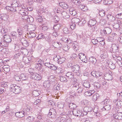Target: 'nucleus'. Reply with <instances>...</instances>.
<instances>
[{"label": "nucleus", "instance_id": "obj_1", "mask_svg": "<svg viewBox=\"0 0 122 122\" xmlns=\"http://www.w3.org/2000/svg\"><path fill=\"white\" fill-rule=\"evenodd\" d=\"M84 110H87V111L86 112H84L83 111H77L76 110H74L73 112V114L75 116H83L84 115H86L87 113V112H91L92 110V109L91 107H85L84 108Z\"/></svg>", "mask_w": 122, "mask_h": 122}, {"label": "nucleus", "instance_id": "obj_2", "mask_svg": "<svg viewBox=\"0 0 122 122\" xmlns=\"http://www.w3.org/2000/svg\"><path fill=\"white\" fill-rule=\"evenodd\" d=\"M10 90L15 94H18L21 91V88L15 84H12L10 87Z\"/></svg>", "mask_w": 122, "mask_h": 122}, {"label": "nucleus", "instance_id": "obj_3", "mask_svg": "<svg viewBox=\"0 0 122 122\" xmlns=\"http://www.w3.org/2000/svg\"><path fill=\"white\" fill-rule=\"evenodd\" d=\"M79 57L82 61L86 63L87 62V58L86 56L82 53H80L79 54Z\"/></svg>", "mask_w": 122, "mask_h": 122}, {"label": "nucleus", "instance_id": "obj_4", "mask_svg": "<svg viewBox=\"0 0 122 122\" xmlns=\"http://www.w3.org/2000/svg\"><path fill=\"white\" fill-rule=\"evenodd\" d=\"M71 69L75 73H77L78 72H79L78 71L80 70V68L79 65H76L72 66L71 67Z\"/></svg>", "mask_w": 122, "mask_h": 122}, {"label": "nucleus", "instance_id": "obj_5", "mask_svg": "<svg viewBox=\"0 0 122 122\" xmlns=\"http://www.w3.org/2000/svg\"><path fill=\"white\" fill-rule=\"evenodd\" d=\"M118 112L116 113V115H114L113 117L114 118L118 119H122V112H120L119 110H118Z\"/></svg>", "mask_w": 122, "mask_h": 122}, {"label": "nucleus", "instance_id": "obj_6", "mask_svg": "<svg viewBox=\"0 0 122 122\" xmlns=\"http://www.w3.org/2000/svg\"><path fill=\"white\" fill-rule=\"evenodd\" d=\"M112 74L109 73H107L104 75V78L105 79L107 80H111L113 78Z\"/></svg>", "mask_w": 122, "mask_h": 122}, {"label": "nucleus", "instance_id": "obj_7", "mask_svg": "<svg viewBox=\"0 0 122 122\" xmlns=\"http://www.w3.org/2000/svg\"><path fill=\"white\" fill-rule=\"evenodd\" d=\"M20 4L18 0H15L12 4V7L15 8H16L17 7H20Z\"/></svg>", "mask_w": 122, "mask_h": 122}, {"label": "nucleus", "instance_id": "obj_8", "mask_svg": "<svg viewBox=\"0 0 122 122\" xmlns=\"http://www.w3.org/2000/svg\"><path fill=\"white\" fill-rule=\"evenodd\" d=\"M25 112H16L15 114V116L18 117H21L24 116Z\"/></svg>", "mask_w": 122, "mask_h": 122}, {"label": "nucleus", "instance_id": "obj_9", "mask_svg": "<svg viewBox=\"0 0 122 122\" xmlns=\"http://www.w3.org/2000/svg\"><path fill=\"white\" fill-rule=\"evenodd\" d=\"M4 41H6V42H8V43L10 42L11 41V38L9 35H4Z\"/></svg>", "mask_w": 122, "mask_h": 122}, {"label": "nucleus", "instance_id": "obj_10", "mask_svg": "<svg viewBox=\"0 0 122 122\" xmlns=\"http://www.w3.org/2000/svg\"><path fill=\"white\" fill-rule=\"evenodd\" d=\"M46 65L50 68L51 70H55L57 68L56 66H55L53 64H50V63H47L46 64Z\"/></svg>", "mask_w": 122, "mask_h": 122}, {"label": "nucleus", "instance_id": "obj_11", "mask_svg": "<svg viewBox=\"0 0 122 122\" xmlns=\"http://www.w3.org/2000/svg\"><path fill=\"white\" fill-rule=\"evenodd\" d=\"M78 43L77 42L74 41L72 43V46L73 48L76 51L78 50L77 47Z\"/></svg>", "mask_w": 122, "mask_h": 122}, {"label": "nucleus", "instance_id": "obj_12", "mask_svg": "<svg viewBox=\"0 0 122 122\" xmlns=\"http://www.w3.org/2000/svg\"><path fill=\"white\" fill-rule=\"evenodd\" d=\"M96 21L95 19H91L88 22V25L90 26H93L96 23Z\"/></svg>", "mask_w": 122, "mask_h": 122}, {"label": "nucleus", "instance_id": "obj_13", "mask_svg": "<svg viewBox=\"0 0 122 122\" xmlns=\"http://www.w3.org/2000/svg\"><path fill=\"white\" fill-rule=\"evenodd\" d=\"M59 5L63 8L66 9L68 7L67 4L64 2H61L59 4Z\"/></svg>", "mask_w": 122, "mask_h": 122}, {"label": "nucleus", "instance_id": "obj_14", "mask_svg": "<svg viewBox=\"0 0 122 122\" xmlns=\"http://www.w3.org/2000/svg\"><path fill=\"white\" fill-rule=\"evenodd\" d=\"M112 32V30L110 29L109 28H105L103 30V33L104 34H109Z\"/></svg>", "mask_w": 122, "mask_h": 122}, {"label": "nucleus", "instance_id": "obj_15", "mask_svg": "<svg viewBox=\"0 0 122 122\" xmlns=\"http://www.w3.org/2000/svg\"><path fill=\"white\" fill-rule=\"evenodd\" d=\"M112 51L113 52H115L118 51L119 47L115 44H113L112 46Z\"/></svg>", "mask_w": 122, "mask_h": 122}, {"label": "nucleus", "instance_id": "obj_16", "mask_svg": "<svg viewBox=\"0 0 122 122\" xmlns=\"http://www.w3.org/2000/svg\"><path fill=\"white\" fill-rule=\"evenodd\" d=\"M113 57L114 59L116 60H118L120 61L122 60V58L119 55H118L117 53H116V54L113 55Z\"/></svg>", "mask_w": 122, "mask_h": 122}, {"label": "nucleus", "instance_id": "obj_17", "mask_svg": "<svg viewBox=\"0 0 122 122\" xmlns=\"http://www.w3.org/2000/svg\"><path fill=\"white\" fill-rule=\"evenodd\" d=\"M66 120V118L62 117L60 118L57 119L56 120L55 122H64Z\"/></svg>", "mask_w": 122, "mask_h": 122}, {"label": "nucleus", "instance_id": "obj_18", "mask_svg": "<svg viewBox=\"0 0 122 122\" xmlns=\"http://www.w3.org/2000/svg\"><path fill=\"white\" fill-rule=\"evenodd\" d=\"M26 120L29 122H32L34 121L35 118L32 116H30L28 117L26 119Z\"/></svg>", "mask_w": 122, "mask_h": 122}, {"label": "nucleus", "instance_id": "obj_19", "mask_svg": "<svg viewBox=\"0 0 122 122\" xmlns=\"http://www.w3.org/2000/svg\"><path fill=\"white\" fill-rule=\"evenodd\" d=\"M94 91L93 90L92 91H89L85 92L84 93V95L85 96H90L92 94L94 93Z\"/></svg>", "mask_w": 122, "mask_h": 122}, {"label": "nucleus", "instance_id": "obj_20", "mask_svg": "<svg viewBox=\"0 0 122 122\" xmlns=\"http://www.w3.org/2000/svg\"><path fill=\"white\" fill-rule=\"evenodd\" d=\"M116 106L118 107H120L122 106V101H118L117 100H114Z\"/></svg>", "mask_w": 122, "mask_h": 122}, {"label": "nucleus", "instance_id": "obj_21", "mask_svg": "<svg viewBox=\"0 0 122 122\" xmlns=\"http://www.w3.org/2000/svg\"><path fill=\"white\" fill-rule=\"evenodd\" d=\"M62 16L65 19L68 18L69 17V16L66 12L64 11L62 12L61 13Z\"/></svg>", "mask_w": 122, "mask_h": 122}, {"label": "nucleus", "instance_id": "obj_22", "mask_svg": "<svg viewBox=\"0 0 122 122\" xmlns=\"http://www.w3.org/2000/svg\"><path fill=\"white\" fill-rule=\"evenodd\" d=\"M28 34L29 37L30 38H32L36 36L35 33L31 31H30L29 33H28Z\"/></svg>", "mask_w": 122, "mask_h": 122}, {"label": "nucleus", "instance_id": "obj_23", "mask_svg": "<svg viewBox=\"0 0 122 122\" xmlns=\"http://www.w3.org/2000/svg\"><path fill=\"white\" fill-rule=\"evenodd\" d=\"M61 27V25L60 24H56L54 25V29L55 31H58L59 30Z\"/></svg>", "mask_w": 122, "mask_h": 122}, {"label": "nucleus", "instance_id": "obj_24", "mask_svg": "<svg viewBox=\"0 0 122 122\" xmlns=\"http://www.w3.org/2000/svg\"><path fill=\"white\" fill-rule=\"evenodd\" d=\"M69 13L71 15L73 16L75 15L76 14V12L74 9L72 8H71L69 10Z\"/></svg>", "mask_w": 122, "mask_h": 122}, {"label": "nucleus", "instance_id": "obj_25", "mask_svg": "<svg viewBox=\"0 0 122 122\" xmlns=\"http://www.w3.org/2000/svg\"><path fill=\"white\" fill-rule=\"evenodd\" d=\"M89 61L91 63L94 64H95L97 61L96 59L93 57H90L89 59Z\"/></svg>", "mask_w": 122, "mask_h": 122}, {"label": "nucleus", "instance_id": "obj_26", "mask_svg": "<svg viewBox=\"0 0 122 122\" xmlns=\"http://www.w3.org/2000/svg\"><path fill=\"white\" fill-rule=\"evenodd\" d=\"M80 8L83 11H86L88 10L87 7L84 5H81L80 6Z\"/></svg>", "mask_w": 122, "mask_h": 122}, {"label": "nucleus", "instance_id": "obj_27", "mask_svg": "<svg viewBox=\"0 0 122 122\" xmlns=\"http://www.w3.org/2000/svg\"><path fill=\"white\" fill-rule=\"evenodd\" d=\"M83 85L86 87L89 88L90 87V84L88 81H85L83 83Z\"/></svg>", "mask_w": 122, "mask_h": 122}, {"label": "nucleus", "instance_id": "obj_28", "mask_svg": "<svg viewBox=\"0 0 122 122\" xmlns=\"http://www.w3.org/2000/svg\"><path fill=\"white\" fill-rule=\"evenodd\" d=\"M99 97L98 94L95 93L93 96L92 98V99L93 101H95L97 100Z\"/></svg>", "mask_w": 122, "mask_h": 122}, {"label": "nucleus", "instance_id": "obj_29", "mask_svg": "<svg viewBox=\"0 0 122 122\" xmlns=\"http://www.w3.org/2000/svg\"><path fill=\"white\" fill-rule=\"evenodd\" d=\"M20 77L23 80H27L28 79V77L27 76H25L24 74H21L20 76Z\"/></svg>", "mask_w": 122, "mask_h": 122}, {"label": "nucleus", "instance_id": "obj_30", "mask_svg": "<svg viewBox=\"0 0 122 122\" xmlns=\"http://www.w3.org/2000/svg\"><path fill=\"white\" fill-rule=\"evenodd\" d=\"M103 2L105 5H107L112 4L113 1L112 0H104Z\"/></svg>", "mask_w": 122, "mask_h": 122}, {"label": "nucleus", "instance_id": "obj_31", "mask_svg": "<svg viewBox=\"0 0 122 122\" xmlns=\"http://www.w3.org/2000/svg\"><path fill=\"white\" fill-rule=\"evenodd\" d=\"M29 29L30 31H35L36 29V26L34 25H31L29 26Z\"/></svg>", "mask_w": 122, "mask_h": 122}, {"label": "nucleus", "instance_id": "obj_32", "mask_svg": "<svg viewBox=\"0 0 122 122\" xmlns=\"http://www.w3.org/2000/svg\"><path fill=\"white\" fill-rule=\"evenodd\" d=\"M0 17L2 20L5 21H9L8 17L7 15H5L3 16H1Z\"/></svg>", "mask_w": 122, "mask_h": 122}, {"label": "nucleus", "instance_id": "obj_33", "mask_svg": "<svg viewBox=\"0 0 122 122\" xmlns=\"http://www.w3.org/2000/svg\"><path fill=\"white\" fill-rule=\"evenodd\" d=\"M56 113V112L55 111V109L52 108L50 110L48 113V115H52L55 114Z\"/></svg>", "mask_w": 122, "mask_h": 122}, {"label": "nucleus", "instance_id": "obj_34", "mask_svg": "<svg viewBox=\"0 0 122 122\" xmlns=\"http://www.w3.org/2000/svg\"><path fill=\"white\" fill-rule=\"evenodd\" d=\"M36 75H37V73H32L30 75V77L31 78L35 79Z\"/></svg>", "mask_w": 122, "mask_h": 122}, {"label": "nucleus", "instance_id": "obj_35", "mask_svg": "<svg viewBox=\"0 0 122 122\" xmlns=\"http://www.w3.org/2000/svg\"><path fill=\"white\" fill-rule=\"evenodd\" d=\"M117 23L116 24H115L113 26V27L115 29H117L119 27V24L120 22V21L118 20L117 21Z\"/></svg>", "mask_w": 122, "mask_h": 122}, {"label": "nucleus", "instance_id": "obj_36", "mask_svg": "<svg viewBox=\"0 0 122 122\" xmlns=\"http://www.w3.org/2000/svg\"><path fill=\"white\" fill-rule=\"evenodd\" d=\"M66 59L62 57L59 59V61H58V63L59 64H61L64 62L65 61Z\"/></svg>", "mask_w": 122, "mask_h": 122}, {"label": "nucleus", "instance_id": "obj_37", "mask_svg": "<svg viewBox=\"0 0 122 122\" xmlns=\"http://www.w3.org/2000/svg\"><path fill=\"white\" fill-rule=\"evenodd\" d=\"M96 74V78H97L101 76L102 75V73L100 71H97Z\"/></svg>", "mask_w": 122, "mask_h": 122}, {"label": "nucleus", "instance_id": "obj_38", "mask_svg": "<svg viewBox=\"0 0 122 122\" xmlns=\"http://www.w3.org/2000/svg\"><path fill=\"white\" fill-rule=\"evenodd\" d=\"M14 78L16 81H20L21 80V78L20 76L17 75H15L14 76Z\"/></svg>", "mask_w": 122, "mask_h": 122}, {"label": "nucleus", "instance_id": "obj_39", "mask_svg": "<svg viewBox=\"0 0 122 122\" xmlns=\"http://www.w3.org/2000/svg\"><path fill=\"white\" fill-rule=\"evenodd\" d=\"M99 14L101 16H103L105 15V13L104 11L102 10H100Z\"/></svg>", "mask_w": 122, "mask_h": 122}, {"label": "nucleus", "instance_id": "obj_40", "mask_svg": "<svg viewBox=\"0 0 122 122\" xmlns=\"http://www.w3.org/2000/svg\"><path fill=\"white\" fill-rule=\"evenodd\" d=\"M72 22L74 23H77L80 21L79 19L77 18L73 19H72Z\"/></svg>", "mask_w": 122, "mask_h": 122}, {"label": "nucleus", "instance_id": "obj_41", "mask_svg": "<svg viewBox=\"0 0 122 122\" xmlns=\"http://www.w3.org/2000/svg\"><path fill=\"white\" fill-rule=\"evenodd\" d=\"M44 36L43 34H41L39 35L37 37V40L42 39H43Z\"/></svg>", "mask_w": 122, "mask_h": 122}, {"label": "nucleus", "instance_id": "obj_42", "mask_svg": "<svg viewBox=\"0 0 122 122\" xmlns=\"http://www.w3.org/2000/svg\"><path fill=\"white\" fill-rule=\"evenodd\" d=\"M66 75L67 77L71 78L73 77V74H72L71 72H69L66 73Z\"/></svg>", "mask_w": 122, "mask_h": 122}, {"label": "nucleus", "instance_id": "obj_43", "mask_svg": "<svg viewBox=\"0 0 122 122\" xmlns=\"http://www.w3.org/2000/svg\"><path fill=\"white\" fill-rule=\"evenodd\" d=\"M6 9H8L9 10H10V11H16V9L15 8L14 9L12 7H10L9 6H7L6 7Z\"/></svg>", "mask_w": 122, "mask_h": 122}, {"label": "nucleus", "instance_id": "obj_44", "mask_svg": "<svg viewBox=\"0 0 122 122\" xmlns=\"http://www.w3.org/2000/svg\"><path fill=\"white\" fill-rule=\"evenodd\" d=\"M107 51H105L104 54H103L101 56V57H102L104 58H106L107 57Z\"/></svg>", "mask_w": 122, "mask_h": 122}, {"label": "nucleus", "instance_id": "obj_45", "mask_svg": "<svg viewBox=\"0 0 122 122\" xmlns=\"http://www.w3.org/2000/svg\"><path fill=\"white\" fill-rule=\"evenodd\" d=\"M11 35L13 37V39H15L16 38L17 35V33L15 32H11Z\"/></svg>", "mask_w": 122, "mask_h": 122}, {"label": "nucleus", "instance_id": "obj_46", "mask_svg": "<svg viewBox=\"0 0 122 122\" xmlns=\"http://www.w3.org/2000/svg\"><path fill=\"white\" fill-rule=\"evenodd\" d=\"M2 43H3L2 44V46L3 47H7L8 46V42H6L5 41H4L2 42Z\"/></svg>", "mask_w": 122, "mask_h": 122}, {"label": "nucleus", "instance_id": "obj_47", "mask_svg": "<svg viewBox=\"0 0 122 122\" xmlns=\"http://www.w3.org/2000/svg\"><path fill=\"white\" fill-rule=\"evenodd\" d=\"M86 22V21L84 18H82L81 19L80 23L82 25H83Z\"/></svg>", "mask_w": 122, "mask_h": 122}, {"label": "nucleus", "instance_id": "obj_48", "mask_svg": "<svg viewBox=\"0 0 122 122\" xmlns=\"http://www.w3.org/2000/svg\"><path fill=\"white\" fill-rule=\"evenodd\" d=\"M36 19L37 21L39 22H41L42 20L41 17L40 16H38L37 17H36Z\"/></svg>", "mask_w": 122, "mask_h": 122}, {"label": "nucleus", "instance_id": "obj_49", "mask_svg": "<svg viewBox=\"0 0 122 122\" xmlns=\"http://www.w3.org/2000/svg\"><path fill=\"white\" fill-rule=\"evenodd\" d=\"M7 67H6V66H4V70L5 72H8L10 71V69L8 66H7Z\"/></svg>", "mask_w": 122, "mask_h": 122}, {"label": "nucleus", "instance_id": "obj_50", "mask_svg": "<svg viewBox=\"0 0 122 122\" xmlns=\"http://www.w3.org/2000/svg\"><path fill=\"white\" fill-rule=\"evenodd\" d=\"M34 21L33 18L31 17H28V18L27 22H28L32 23Z\"/></svg>", "mask_w": 122, "mask_h": 122}, {"label": "nucleus", "instance_id": "obj_51", "mask_svg": "<svg viewBox=\"0 0 122 122\" xmlns=\"http://www.w3.org/2000/svg\"><path fill=\"white\" fill-rule=\"evenodd\" d=\"M94 112H95V115L97 116H100V112L98 111L96 112V109L95 108L94 109Z\"/></svg>", "mask_w": 122, "mask_h": 122}, {"label": "nucleus", "instance_id": "obj_52", "mask_svg": "<svg viewBox=\"0 0 122 122\" xmlns=\"http://www.w3.org/2000/svg\"><path fill=\"white\" fill-rule=\"evenodd\" d=\"M28 16L26 14L25 15H23L22 17V18L24 20H26L27 21L28 18Z\"/></svg>", "mask_w": 122, "mask_h": 122}, {"label": "nucleus", "instance_id": "obj_53", "mask_svg": "<svg viewBox=\"0 0 122 122\" xmlns=\"http://www.w3.org/2000/svg\"><path fill=\"white\" fill-rule=\"evenodd\" d=\"M76 25L75 23L72 22L70 25V27L72 29H74Z\"/></svg>", "mask_w": 122, "mask_h": 122}, {"label": "nucleus", "instance_id": "obj_54", "mask_svg": "<svg viewBox=\"0 0 122 122\" xmlns=\"http://www.w3.org/2000/svg\"><path fill=\"white\" fill-rule=\"evenodd\" d=\"M70 108L71 109L75 108L76 107V105L73 103L70 104L69 106Z\"/></svg>", "mask_w": 122, "mask_h": 122}, {"label": "nucleus", "instance_id": "obj_55", "mask_svg": "<svg viewBox=\"0 0 122 122\" xmlns=\"http://www.w3.org/2000/svg\"><path fill=\"white\" fill-rule=\"evenodd\" d=\"M41 76L37 74V75H36V76L35 80H40L41 79Z\"/></svg>", "mask_w": 122, "mask_h": 122}, {"label": "nucleus", "instance_id": "obj_56", "mask_svg": "<svg viewBox=\"0 0 122 122\" xmlns=\"http://www.w3.org/2000/svg\"><path fill=\"white\" fill-rule=\"evenodd\" d=\"M100 23L102 25H104L106 23V21L105 19H102L100 20Z\"/></svg>", "mask_w": 122, "mask_h": 122}, {"label": "nucleus", "instance_id": "obj_57", "mask_svg": "<svg viewBox=\"0 0 122 122\" xmlns=\"http://www.w3.org/2000/svg\"><path fill=\"white\" fill-rule=\"evenodd\" d=\"M23 54L25 55H27L28 54V51L26 49H24L22 51Z\"/></svg>", "mask_w": 122, "mask_h": 122}, {"label": "nucleus", "instance_id": "obj_58", "mask_svg": "<svg viewBox=\"0 0 122 122\" xmlns=\"http://www.w3.org/2000/svg\"><path fill=\"white\" fill-rule=\"evenodd\" d=\"M54 89L56 91L59 90V87L57 85H56L54 86Z\"/></svg>", "mask_w": 122, "mask_h": 122}, {"label": "nucleus", "instance_id": "obj_59", "mask_svg": "<svg viewBox=\"0 0 122 122\" xmlns=\"http://www.w3.org/2000/svg\"><path fill=\"white\" fill-rule=\"evenodd\" d=\"M37 61L38 62L37 64L38 65V66H42V65L41 64L42 63V61L41 60L38 59L37 60Z\"/></svg>", "mask_w": 122, "mask_h": 122}, {"label": "nucleus", "instance_id": "obj_60", "mask_svg": "<svg viewBox=\"0 0 122 122\" xmlns=\"http://www.w3.org/2000/svg\"><path fill=\"white\" fill-rule=\"evenodd\" d=\"M26 12H27L26 11L23 10H20V13L22 15H25Z\"/></svg>", "mask_w": 122, "mask_h": 122}, {"label": "nucleus", "instance_id": "obj_61", "mask_svg": "<svg viewBox=\"0 0 122 122\" xmlns=\"http://www.w3.org/2000/svg\"><path fill=\"white\" fill-rule=\"evenodd\" d=\"M111 108V107L109 105H108L106 106L105 107V110H110V109Z\"/></svg>", "mask_w": 122, "mask_h": 122}, {"label": "nucleus", "instance_id": "obj_62", "mask_svg": "<svg viewBox=\"0 0 122 122\" xmlns=\"http://www.w3.org/2000/svg\"><path fill=\"white\" fill-rule=\"evenodd\" d=\"M60 80L61 81L63 82H66L67 81L66 78L63 76H61L60 77Z\"/></svg>", "mask_w": 122, "mask_h": 122}, {"label": "nucleus", "instance_id": "obj_63", "mask_svg": "<svg viewBox=\"0 0 122 122\" xmlns=\"http://www.w3.org/2000/svg\"><path fill=\"white\" fill-rule=\"evenodd\" d=\"M60 58V56H57L55 57L54 58V60L56 61H58Z\"/></svg>", "mask_w": 122, "mask_h": 122}, {"label": "nucleus", "instance_id": "obj_64", "mask_svg": "<svg viewBox=\"0 0 122 122\" xmlns=\"http://www.w3.org/2000/svg\"><path fill=\"white\" fill-rule=\"evenodd\" d=\"M69 49L68 46L66 45L65 47L63 48V49L65 51H68Z\"/></svg>", "mask_w": 122, "mask_h": 122}]
</instances>
